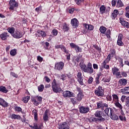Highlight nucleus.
Wrapping results in <instances>:
<instances>
[{
  "instance_id": "1",
  "label": "nucleus",
  "mask_w": 129,
  "mask_h": 129,
  "mask_svg": "<svg viewBox=\"0 0 129 129\" xmlns=\"http://www.w3.org/2000/svg\"><path fill=\"white\" fill-rule=\"evenodd\" d=\"M81 69L86 73L89 74H92L93 73V68H92V64L89 62L86 66L85 64L81 65Z\"/></svg>"
},
{
  "instance_id": "2",
  "label": "nucleus",
  "mask_w": 129,
  "mask_h": 129,
  "mask_svg": "<svg viewBox=\"0 0 129 129\" xmlns=\"http://www.w3.org/2000/svg\"><path fill=\"white\" fill-rule=\"evenodd\" d=\"M94 115L96 117H97L99 122H102L105 121V118L106 117V115L103 113L102 111L97 110L95 113Z\"/></svg>"
},
{
  "instance_id": "3",
  "label": "nucleus",
  "mask_w": 129,
  "mask_h": 129,
  "mask_svg": "<svg viewBox=\"0 0 129 129\" xmlns=\"http://www.w3.org/2000/svg\"><path fill=\"white\" fill-rule=\"evenodd\" d=\"M51 87L52 88V91L55 93H60L62 91V89L60 87V83H57L56 79H54L51 83Z\"/></svg>"
},
{
  "instance_id": "4",
  "label": "nucleus",
  "mask_w": 129,
  "mask_h": 129,
  "mask_svg": "<svg viewBox=\"0 0 129 129\" xmlns=\"http://www.w3.org/2000/svg\"><path fill=\"white\" fill-rule=\"evenodd\" d=\"M94 93L98 97H103L104 96V90L102 89V86H99L95 90Z\"/></svg>"
},
{
  "instance_id": "5",
  "label": "nucleus",
  "mask_w": 129,
  "mask_h": 129,
  "mask_svg": "<svg viewBox=\"0 0 129 129\" xmlns=\"http://www.w3.org/2000/svg\"><path fill=\"white\" fill-rule=\"evenodd\" d=\"M9 4L10 5L9 10L11 11H15V8H18L19 7V5L16 2V0H10Z\"/></svg>"
},
{
  "instance_id": "6",
  "label": "nucleus",
  "mask_w": 129,
  "mask_h": 129,
  "mask_svg": "<svg viewBox=\"0 0 129 129\" xmlns=\"http://www.w3.org/2000/svg\"><path fill=\"white\" fill-rule=\"evenodd\" d=\"M104 107H108V104L104 103L102 101H99L97 102V109H101L103 110Z\"/></svg>"
},
{
  "instance_id": "7",
  "label": "nucleus",
  "mask_w": 129,
  "mask_h": 129,
  "mask_svg": "<svg viewBox=\"0 0 129 129\" xmlns=\"http://www.w3.org/2000/svg\"><path fill=\"white\" fill-rule=\"evenodd\" d=\"M77 79L80 85H84V83L83 82V77L82 76V73L79 72L77 75Z\"/></svg>"
},
{
  "instance_id": "8",
  "label": "nucleus",
  "mask_w": 129,
  "mask_h": 129,
  "mask_svg": "<svg viewBox=\"0 0 129 129\" xmlns=\"http://www.w3.org/2000/svg\"><path fill=\"white\" fill-rule=\"evenodd\" d=\"M64 67V62L62 61L58 62L55 63L54 69L55 70H59V71H61L62 69H63Z\"/></svg>"
},
{
  "instance_id": "9",
  "label": "nucleus",
  "mask_w": 129,
  "mask_h": 129,
  "mask_svg": "<svg viewBox=\"0 0 129 129\" xmlns=\"http://www.w3.org/2000/svg\"><path fill=\"white\" fill-rule=\"evenodd\" d=\"M23 36H24L23 33L19 30H16L14 34L12 35V37L15 39H21Z\"/></svg>"
},
{
  "instance_id": "10",
  "label": "nucleus",
  "mask_w": 129,
  "mask_h": 129,
  "mask_svg": "<svg viewBox=\"0 0 129 129\" xmlns=\"http://www.w3.org/2000/svg\"><path fill=\"white\" fill-rule=\"evenodd\" d=\"M89 110H90L89 107L81 106L79 107V111L80 113H87L88 112H89Z\"/></svg>"
},
{
  "instance_id": "11",
  "label": "nucleus",
  "mask_w": 129,
  "mask_h": 129,
  "mask_svg": "<svg viewBox=\"0 0 129 129\" xmlns=\"http://www.w3.org/2000/svg\"><path fill=\"white\" fill-rule=\"evenodd\" d=\"M62 95L63 97H73L74 96V93L70 91H66L63 92Z\"/></svg>"
},
{
  "instance_id": "12",
  "label": "nucleus",
  "mask_w": 129,
  "mask_h": 129,
  "mask_svg": "<svg viewBox=\"0 0 129 129\" xmlns=\"http://www.w3.org/2000/svg\"><path fill=\"white\" fill-rule=\"evenodd\" d=\"M70 45L71 48H73L75 49L77 53H78L79 52H82V48L78 46V45L75 44V43H71Z\"/></svg>"
},
{
  "instance_id": "13",
  "label": "nucleus",
  "mask_w": 129,
  "mask_h": 129,
  "mask_svg": "<svg viewBox=\"0 0 129 129\" xmlns=\"http://www.w3.org/2000/svg\"><path fill=\"white\" fill-rule=\"evenodd\" d=\"M58 129H70V126L67 122H63L58 124Z\"/></svg>"
},
{
  "instance_id": "14",
  "label": "nucleus",
  "mask_w": 129,
  "mask_h": 129,
  "mask_svg": "<svg viewBox=\"0 0 129 129\" xmlns=\"http://www.w3.org/2000/svg\"><path fill=\"white\" fill-rule=\"evenodd\" d=\"M71 24L73 28L76 29V28H77V27H78L79 22H78V20H77V19L74 18L71 20Z\"/></svg>"
},
{
  "instance_id": "15",
  "label": "nucleus",
  "mask_w": 129,
  "mask_h": 129,
  "mask_svg": "<svg viewBox=\"0 0 129 129\" xmlns=\"http://www.w3.org/2000/svg\"><path fill=\"white\" fill-rule=\"evenodd\" d=\"M49 113H50V110L47 109L43 114V120L45 122L49 121Z\"/></svg>"
},
{
  "instance_id": "16",
  "label": "nucleus",
  "mask_w": 129,
  "mask_h": 129,
  "mask_svg": "<svg viewBox=\"0 0 129 129\" xmlns=\"http://www.w3.org/2000/svg\"><path fill=\"white\" fill-rule=\"evenodd\" d=\"M114 111L113 109H111V114L110 115V118L112 119V120H117L118 119V116L116 114H114Z\"/></svg>"
},
{
  "instance_id": "17",
  "label": "nucleus",
  "mask_w": 129,
  "mask_h": 129,
  "mask_svg": "<svg viewBox=\"0 0 129 129\" xmlns=\"http://www.w3.org/2000/svg\"><path fill=\"white\" fill-rule=\"evenodd\" d=\"M9 37H10V35L8 32H3L2 34H0V38L3 41H6Z\"/></svg>"
},
{
  "instance_id": "18",
  "label": "nucleus",
  "mask_w": 129,
  "mask_h": 129,
  "mask_svg": "<svg viewBox=\"0 0 129 129\" xmlns=\"http://www.w3.org/2000/svg\"><path fill=\"white\" fill-rule=\"evenodd\" d=\"M122 35L120 34L118 37V40L117 41V44L118 46H123V42H122Z\"/></svg>"
},
{
  "instance_id": "19",
  "label": "nucleus",
  "mask_w": 129,
  "mask_h": 129,
  "mask_svg": "<svg viewBox=\"0 0 129 129\" xmlns=\"http://www.w3.org/2000/svg\"><path fill=\"white\" fill-rule=\"evenodd\" d=\"M0 105L3 107H8L9 104L4 99L0 98Z\"/></svg>"
},
{
  "instance_id": "20",
  "label": "nucleus",
  "mask_w": 129,
  "mask_h": 129,
  "mask_svg": "<svg viewBox=\"0 0 129 129\" xmlns=\"http://www.w3.org/2000/svg\"><path fill=\"white\" fill-rule=\"evenodd\" d=\"M120 90L122 94L129 95V87H125L124 89H121Z\"/></svg>"
},
{
  "instance_id": "21",
  "label": "nucleus",
  "mask_w": 129,
  "mask_h": 129,
  "mask_svg": "<svg viewBox=\"0 0 129 129\" xmlns=\"http://www.w3.org/2000/svg\"><path fill=\"white\" fill-rule=\"evenodd\" d=\"M117 15H118V10H114L111 14L112 20H115V18L117 17Z\"/></svg>"
},
{
  "instance_id": "22",
  "label": "nucleus",
  "mask_w": 129,
  "mask_h": 129,
  "mask_svg": "<svg viewBox=\"0 0 129 129\" xmlns=\"http://www.w3.org/2000/svg\"><path fill=\"white\" fill-rule=\"evenodd\" d=\"M62 29L64 32H68L69 31V25L67 24L66 23H64L62 25Z\"/></svg>"
},
{
  "instance_id": "23",
  "label": "nucleus",
  "mask_w": 129,
  "mask_h": 129,
  "mask_svg": "<svg viewBox=\"0 0 129 129\" xmlns=\"http://www.w3.org/2000/svg\"><path fill=\"white\" fill-rule=\"evenodd\" d=\"M119 82L121 86H125L127 84V80L125 79H121L119 80Z\"/></svg>"
},
{
  "instance_id": "24",
  "label": "nucleus",
  "mask_w": 129,
  "mask_h": 129,
  "mask_svg": "<svg viewBox=\"0 0 129 129\" xmlns=\"http://www.w3.org/2000/svg\"><path fill=\"white\" fill-rule=\"evenodd\" d=\"M111 109H112V108H107L104 110V112H105V114L106 115V116H108V117H109V115H110L111 114ZM110 112V113H109ZM109 113V114H108Z\"/></svg>"
},
{
  "instance_id": "25",
  "label": "nucleus",
  "mask_w": 129,
  "mask_h": 129,
  "mask_svg": "<svg viewBox=\"0 0 129 129\" xmlns=\"http://www.w3.org/2000/svg\"><path fill=\"white\" fill-rule=\"evenodd\" d=\"M83 97H84V95L83 93H78L76 97V99L80 102V101L82 100V98H83Z\"/></svg>"
},
{
  "instance_id": "26",
  "label": "nucleus",
  "mask_w": 129,
  "mask_h": 129,
  "mask_svg": "<svg viewBox=\"0 0 129 129\" xmlns=\"http://www.w3.org/2000/svg\"><path fill=\"white\" fill-rule=\"evenodd\" d=\"M29 127H31L32 129H41L40 125H38V124L37 123H34L33 126L32 125H29Z\"/></svg>"
},
{
  "instance_id": "27",
  "label": "nucleus",
  "mask_w": 129,
  "mask_h": 129,
  "mask_svg": "<svg viewBox=\"0 0 129 129\" xmlns=\"http://www.w3.org/2000/svg\"><path fill=\"white\" fill-rule=\"evenodd\" d=\"M107 61H105L104 60V61L101 63L102 68H104V69H109V65L106 64H108Z\"/></svg>"
},
{
  "instance_id": "28",
  "label": "nucleus",
  "mask_w": 129,
  "mask_h": 129,
  "mask_svg": "<svg viewBox=\"0 0 129 129\" xmlns=\"http://www.w3.org/2000/svg\"><path fill=\"white\" fill-rule=\"evenodd\" d=\"M11 118L12 119H22V117L20 115L13 113L11 115Z\"/></svg>"
},
{
  "instance_id": "29",
  "label": "nucleus",
  "mask_w": 129,
  "mask_h": 129,
  "mask_svg": "<svg viewBox=\"0 0 129 129\" xmlns=\"http://www.w3.org/2000/svg\"><path fill=\"white\" fill-rule=\"evenodd\" d=\"M32 114L34 116L35 120H38V110H37V109H35L33 110Z\"/></svg>"
},
{
  "instance_id": "30",
  "label": "nucleus",
  "mask_w": 129,
  "mask_h": 129,
  "mask_svg": "<svg viewBox=\"0 0 129 129\" xmlns=\"http://www.w3.org/2000/svg\"><path fill=\"white\" fill-rule=\"evenodd\" d=\"M106 10V7L105 6L102 5L100 7V14L101 15H103L105 13V10Z\"/></svg>"
},
{
  "instance_id": "31",
  "label": "nucleus",
  "mask_w": 129,
  "mask_h": 129,
  "mask_svg": "<svg viewBox=\"0 0 129 129\" xmlns=\"http://www.w3.org/2000/svg\"><path fill=\"white\" fill-rule=\"evenodd\" d=\"M89 121H90V122H96V123L99 122L97 118L93 117H91L89 118Z\"/></svg>"
},
{
  "instance_id": "32",
  "label": "nucleus",
  "mask_w": 129,
  "mask_h": 129,
  "mask_svg": "<svg viewBox=\"0 0 129 129\" xmlns=\"http://www.w3.org/2000/svg\"><path fill=\"white\" fill-rule=\"evenodd\" d=\"M0 91L3 93H8L9 90H7L6 87L4 86H0Z\"/></svg>"
},
{
  "instance_id": "33",
  "label": "nucleus",
  "mask_w": 129,
  "mask_h": 129,
  "mask_svg": "<svg viewBox=\"0 0 129 129\" xmlns=\"http://www.w3.org/2000/svg\"><path fill=\"white\" fill-rule=\"evenodd\" d=\"M101 76V73H99V74L97 75V77L95 78V84L96 85H98L100 82H99V78H100V76Z\"/></svg>"
},
{
  "instance_id": "34",
  "label": "nucleus",
  "mask_w": 129,
  "mask_h": 129,
  "mask_svg": "<svg viewBox=\"0 0 129 129\" xmlns=\"http://www.w3.org/2000/svg\"><path fill=\"white\" fill-rule=\"evenodd\" d=\"M7 30L8 31V32L11 34L12 36L14 35V34H15V28L14 27H9L8 28Z\"/></svg>"
},
{
  "instance_id": "35",
  "label": "nucleus",
  "mask_w": 129,
  "mask_h": 129,
  "mask_svg": "<svg viewBox=\"0 0 129 129\" xmlns=\"http://www.w3.org/2000/svg\"><path fill=\"white\" fill-rule=\"evenodd\" d=\"M123 6V3H122L121 0H118L117 2L116 8H122Z\"/></svg>"
},
{
  "instance_id": "36",
  "label": "nucleus",
  "mask_w": 129,
  "mask_h": 129,
  "mask_svg": "<svg viewBox=\"0 0 129 129\" xmlns=\"http://www.w3.org/2000/svg\"><path fill=\"white\" fill-rule=\"evenodd\" d=\"M112 96L113 97V100L115 102H118L119 100H118V96L116 94H112Z\"/></svg>"
},
{
  "instance_id": "37",
  "label": "nucleus",
  "mask_w": 129,
  "mask_h": 129,
  "mask_svg": "<svg viewBox=\"0 0 129 129\" xmlns=\"http://www.w3.org/2000/svg\"><path fill=\"white\" fill-rule=\"evenodd\" d=\"M125 11L126 12L125 16L126 18H127V19H129V5L125 7Z\"/></svg>"
},
{
  "instance_id": "38",
  "label": "nucleus",
  "mask_w": 129,
  "mask_h": 129,
  "mask_svg": "<svg viewBox=\"0 0 129 129\" xmlns=\"http://www.w3.org/2000/svg\"><path fill=\"white\" fill-rule=\"evenodd\" d=\"M37 33L39 34L38 35L39 37H40V36H41V37H46V33L43 31L38 30L37 31Z\"/></svg>"
},
{
  "instance_id": "39",
  "label": "nucleus",
  "mask_w": 129,
  "mask_h": 129,
  "mask_svg": "<svg viewBox=\"0 0 129 129\" xmlns=\"http://www.w3.org/2000/svg\"><path fill=\"white\" fill-rule=\"evenodd\" d=\"M99 30L101 34H105V32H106V28L102 26L100 27Z\"/></svg>"
},
{
  "instance_id": "40",
  "label": "nucleus",
  "mask_w": 129,
  "mask_h": 129,
  "mask_svg": "<svg viewBox=\"0 0 129 129\" xmlns=\"http://www.w3.org/2000/svg\"><path fill=\"white\" fill-rule=\"evenodd\" d=\"M44 88H45L44 85L41 84L38 87V91L39 92H43V91H44Z\"/></svg>"
},
{
  "instance_id": "41",
  "label": "nucleus",
  "mask_w": 129,
  "mask_h": 129,
  "mask_svg": "<svg viewBox=\"0 0 129 129\" xmlns=\"http://www.w3.org/2000/svg\"><path fill=\"white\" fill-rule=\"evenodd\" d=\"M82 53H80L77 56V58H76L75 60L76 61V62H77L78 63H79V62H80V59H81V58H82Z\"/></svg>"
},
{
  "instance_id": "42",
  "label": "nucleus",
  "mask_w": 129,
  "mask_h": 129,
  "mask_svg": "<svg viewBox=\"0 0 129 129\" xmlns=\"http://www.w3.org/2000/svg\"><path fill=\"white\" fill-rule=\"evenodd\" d=\"M70 100H71L72 103H73L74 105H75V104H77V103H78V101L75 98H71Z\"/></svg>"
},
{
  "instance_id": "43",
  "label": "nucleus",
  "mask_w": 129,
  "mask_h": 129,
  "mask_svg": "<svg viewBox=\"0 0 129 129\" xmlns=\"http://www.w3.org/2000/svg\"><path fill=\"white\" fill-rule=\"evenodd\" d=\"M114 104L116 107H118V108H119L120 109H122V106L120 103H119V102H116L114 103Z\"/></svg>"
},
{
  "instance_id": "44",
  "label": "nucleus",
  "mask_w": 129,
  "mask_h": 129,
  "mask_svg": "<svg viewBox=\"0 0 129 129\" xmlns=\"http://www.w3.org/2000/svg\"><path fill=\"white\" fill-rule=\"evenodd\" d=\"M10 54L11 56H16L17 55V49H14L10 51Z\"/></svg>"
},
{
  "instance_id": "45",
  "label": "nucleus",
  "mask_w": 129,
  "mask_h": 129,
  "mask_svg": "<svg viewBox=\"0 0 129 129\" xmlns=\"http://www.w3.org/2000/svg\"><path fill=\"white\" fill-rule=\"evenodd\" d=\"M31 97L30 96H26L23 98V101L24 103H28V101L30 100Z\"/></svg>"
},
{
  "instance_id": "46",
  "label": "nucleus",
  "mask_w": 129,
  "mask_h": 129,
  "mask_svg": "<svg viewBox=\"0 0 129 129\" xmlns=\"http://www.w3.org/2000/svg\"><path fill=\"white\" fill-rule=\"evenodd\" d=\"M119 118L120 120L125 121L126 120V118H125V116L124 114H122L121 115L119 116Z\"/></svg>"
},
{
  "instance_id": "47",
  "label": "nucleus",
  "mask_w": 129,
  "mask_h": 129,
  "mask_svg": "<svg viewBox=\"0 0 129 129\" xmlns=\"http://www.w3.org/2000/svg\"><path fill=\"white\" fill-rule=\"evenodd\" d=\"M32 101L33 102V104H34L35 106H38L40 103L39 101H37V99L35 98L32 99Z\"/></svg>"
},
{
  "instance_id": "48",
  "label": "nucleus",
  "mask_w": 129,
  "mask_h": 129,
  "mask_svg": "<svg viewBox=\"0 0 129 129\" xmlns=\"http://www.w3.org/2000/svg\"><path fill=\"white\" fill-rule=\"evenodd\" d=\"M119 70L118 68L116 67H114L112 69V71L113 72V75H114Z\"/></svg>"
},
{
  "instance_id": "49",
  "label": "nucleus",
  "mask_w": 129,
  "mask_h": 129,
  "mask_svg": "<svg viewBox=\"0 0 129 129\" xmlns=\"http://www.w3.org/2000/svg\"><path fill=\"white\" fill-rule=\"evenodd\" d=\"M111 79V78H110V77H107L106 79H104V78H103L102 79V81H103V82H104V83L110 82Z\"/></svg>"
},
{
  "instance_id": "50",
  "label": "nucleus",
  "mask_w": 129,
  "mask_h": 129,
  "mask_svg": "<svg viewBox=\"0 0 129 129\" xmlns=\"http://www.w3.org/2000/svg\"><path fill=\"white\" fill-rule=\"evenodd\" d=\"M93 47L96 49V50H97L99 53L101 52V48L99 47L98 45L95 44L93 45Z\"/></svg>"
},
{
  "instance_id": "51",
  "label": "nucleus",
  "mask_w": 129,
  "mask_h": 129,
  "mask_svg": "<svg viewBox=\"0 0 129 129\" xmlns=\"http://www.w3.org/2000/svg\"><path fill=\"white\" fill-rule=\"evenodd\" d=\"M111 58H112V56L109 54L107 56V58L104 61L109 63V61L111 60Z\"/></svg>"
},
{
  "instance_id": "52",
  "label": "nucleus",
  "mask_w": 129,
  "mask_h": 129,
  "mask_svg": "<svg viewBox=\"0 0 129 129\" xmlns=\"http://www.w3.org/2000/svg\"><path fill=\"white\" fill-rule=\"evenodd\" d=\"M35 98L37 101H39L40 103L42 102V100H43V98L41 96H37L35 97Z\"/></svg>"
},
{
  "instance_id": "53",
  "label": "nucleus",
  "mask_w": 129,
  "mask_h": 129,
  "mask_svg": "<svg viewBox=\"0 0 129 129\" xmlns=\"http://www.w3.org/2000/svg\"><path fill=\"white\" fill-rule=\"evenodd\" d=\"M11 75L12 77H14L15 78H19V75L14 72H11Z\"/></svg>"
},
{
  "instance_id": "54",
  "label": "nucleus",
  "mask_w": 129,
  "mask_h": 129,
  "mask_svg": "<svg viewBox=\"0 0 129 129\" xmlns=\"http://www.w3.org/2000/svg\"><path fill=\"white\" fill-rule=\"evenodd\" d=\"M75 3H76L77 5L78 6H80L82 3L84 2V0H75Z\"/></svg>"
},
{
  "instance_id": "55",
  "label": "nucleus",
  "mask_w": 129,
  "mask_h": 129,
  "mask_svg": "<svg viewBox=\"0 0 129 129\" xmlns=\"http://www.w3.org/2000/svg\"><path fill=\"white\" fill-rule=\"evenodd\" d=\"M67 77V76H66V75L62 74V75L60 76V79H61V80H62L63 81H64V80H66Z\"/></svg>"
},
{
  "instance_id": "56",
  "label": "nucleus",
  "mask_w": 129,
  "mask_h": 129,
  "mask_svg": "<svg viewBox=\"0 0 129 129\" xmlns=\"http://www.w3.org/2000/svg\"><path fill=\"white\" fill-rule=\"evenodd\" d=\"M61 50H62L63 52H64V53H66V54L69 53V51L68 50L67 51V49H66V47H64V45H62V47H61Z\"/></svg>"
},
{
  "instance_id": "57",
  "label": "nucleus",
  "mask_w": 129,
  "mask_h": 129,
  "mask_svg": "<svg viewBox=\"0 0 129 129\" xmlns=\"http://www.w3.org/2000/svg\"><path fill=\"white\" fill-rule=\"evenodd\" d=\"M119 21H120V23L121 25H122V26H123V24L126 22V21H124V20L122 18H120Z\"/></svg>"
},
{
  "instance_id": "58",
  "label": "nucleus",
  "mask_w": 129,
  "mask_h": 129,
  "mask_svg": "<svg viewBox=\"0 0 129 129\" xmlns=\"http://www.w3.org/2000/svg\"><path fill=\"white\" fill-rule=\"evenodd\" d=\"M43 9V7L42 6H39L38 8H36L35 9V11L39 13V12H41L42 11V9Z\"/></svg>"
},
{
  "instance_id": "59",
  "label": "nucleus",
  "mask_w": 129,
  "mask_h": 129,
  "mask_svg": "<svg viewBox=\"0 0 129 129\" xmlns=\"http://www.w3.org/2000/svg\"><path fill=\"white\" fill-rule=\"evenodd\" d=\"M110 30H107L106 31V36L107 37V38H110Z\"/></svg>"
},
{
  "instance_id": "60",
  "label": "nucleus",
  "mask_w": 129,
  "mask_h": 129,
  "mask_svg": "<svg viewBox=\"0 0 129 129\" xmlns=\"http://www.w3.org/2000/svg\"><path fill=\"white\" fill-rule=\"evenodd\" d=\"M123 27H124V28H126L127 29H128L129 28V23L127 22H125L123 24Z\"/></svg>"
},
{
  "instance_id": "61",
  "label": "nucleus",
  "mask_w": 129,
  "mask_h": 129,
  "mask_svg": "<svg viewBox=\"0 0 129 129\" xmlns=\"http://www.w3.org/2000/svg\"><path fill=\"white\" fill-rule=\"evenodd\" d=\"M93 82V78L92 77H90L89 80H88V83H89V84H91V83H92Z\"/></svg>"
},
{
  "instance_id": "62",
  "label": "nucleus",
  "mask_w": 129,
  "mask_h": 129,
  "mask_svg": "<svg viewBox=\"0 0 129 129\" xmlns=\"http://www.w3.org/2000/svg\"><path fill=\"white\" fill-rule=\"evenodd\" d=\"M52 34L54 36H57L58 35V30H57L56 29H53L52 30Z\"/></svg>"
},
{
  "instance_id": "63",
  "label": "nucleus",
  "mask_w": 129,
  "mask_h": 129,
  "mask_svg": "<svg viewBox=\"0 0 129 129\" xmlns=\"http://www.w3.org/2000/svg\"><path fill=\"white\" fill-rule=\"evenodd\" d=\"M77 91H78L79 93H83V91L80 87H77Z\"/></svg>"
},
{
  "instance_id": "64",
  "label": "nucleus",
  "mask_w": 129,
  "mask_h": 129,
  "mask_svg": "<svg viewBox=\"0 0 129 129\" xmlns=\"http://www.w3.org/2000/svg\"><path fill=\"white\" fill-rule=\"evenodd\" d=\"M125 105L127 107V108H129V99H127L125 102Z\"/></svg>"
}]
</instances>
